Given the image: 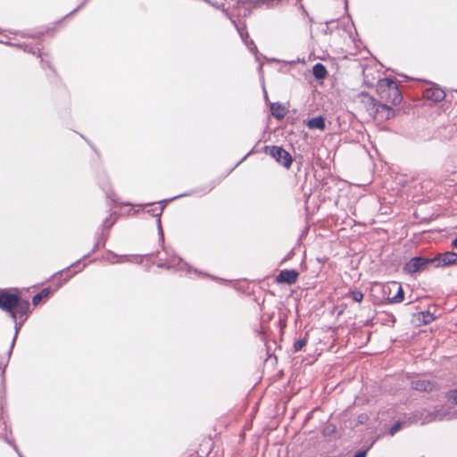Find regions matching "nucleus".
I'll return each instance as SVG.
<instances>
[{
  "mask_svg": "<svg viewBox=\"0 0 457 457\" xmlns=\"http://www.w3.org/2000/svg\"><path fill=\"white\" fill-rule=\"evenodd\" d=\"M366 71H367V70L365 69V70L363 71V74H364V76H366Z\"/></svg>",
  "mask_w": 457,
  "mask_h": 457,
  "instance_id": "a878e982",
  "label": "nucleus"
},
{
  "mask_svg": "<svg viewBox=\"0 0 457 457\" xmlns=\"http://www.w3.org/2000/svg\"><path fill=\"white\" fill-rule=\"evenodd\" d=\"M307 126L312 129L323 130L325 129V120L321 116L315 117L308 120Z\"/></svg>",
  "mask_w": 457,
  "mask_h": 457,
  "instance_id": "ddd939ff",
  "label": "nucleus"
},
{
  "mask_svg": "<svg viewBox=\"0 0 457 457\" xmlns=\"http://www.w3.org/2000/svg\"><path fill=\"white\" fill-rule=\"evenodd\" d=\"M307 344V340L305 338H303V339H300L298 341H296L295 344H294V350L295 352H299L301 351Z\"/></svg>",
  "mask_w": 457,
  "mask_h": 457,
  "instance_id": "6ab92c4d",
  "label": "nucleus"
},
{
  "mask_svg": "<svg viewBox=\"0 0 457 457\" xmlns=\"http://www.w3.org/2000/svg\"><path fill=\"white\" fill-rule=\"evenodd\" d=\"M377 90L382 99L394 105L400 104L402 102V94L392 79H378Z\"/></svg>",
  "mask_w": 457,
  "mask_h": 457,
  "instance_id": "f257e3e1",
  "label": "nucleus"
},
{
  "mask_svg": "<svg viewBox=\"0 0 457 457\" xmlns=\"http://www.w3.org/2000/svg\"><path fill=\"white\" fill-rule=\"evenodd\" d=\"M363 296L361 291H350L345 295V297H351L356 303H361L363 300Z\"/></svg>",
  "mask_w": 457,
  "mask_h": 457,
  "instance_id": "a211bd4d",
  "label": "nucleus"
},
{
  "mask_svg": "<svg viewBox=\"0 0 457 457\" xmlns=\"http://www.w3.org/2000/svg\"><path fill=\"white\" fill-rule=\"evenodd\" d=\"M365 456H366L365 452H359L354 455V457H365Z\"/></svg>",
  "mask_w": 457,
  "mask_h": 457,
  "instance_id": "5701e85b",
  "label": "nucleus"
},
{
  "mask_svg": "<svg viewBox=\"0 0 457 457\" xmlns=\"http://www.w3.org/2000/svg\"><path fill=\"white\" fill-rule=\"evenodd\" d=\"M417 414L418 422L420 421L422 425L433 422L436 420H442V417L436 411H424Z\"/></svg>",
  "mask_w": 457,
  "mask_h": 457,
  "instance_id": "9d476101",
  "label": "nucleus"
},
{
  "mask_svg": "<svg viewBox=\"0 0 457 457\" xmlns=\"http://www.w3.org/2000/svg\"><path fill=\"white\" fill-rule=\"evenodd\" d=\"M384 295H387V303H399L404 299V293L402 286L395 281L390 282L383 287Z\"/></svg>",
  "mask_w": 457,
  "mask_h": 457,
  "instance_id": "f03ea898",
  "label": "nucleus"
},
{
  "mask_svg": "<svg viewBox=\"0 0 457 457\" xmlns=\"http://www.w3.org/2000/svg\"><path fill=\"white\" fill-rule=\"evenodd\" d=\"M266 153L286 168H289L292 164V157L290 154L280 146H267Z\"/></svg>",
  "mask_w": 457,
  "mask_h": 457,
  "instance_id": "20e7f679",
  "label": "nucleus"
},
{
  "mask_svg": "<svg viewBox=\"0 0 457 457\" xmlns=\"http://www.w3.org/2000/svg\"><path fill=\"white\" fill-rule=\"evenodd\" d=\"M168 267H175V264H170Z\"/></svg>",
  "mask_w": 457,
  "mask_h": 457,
  "instance_id": "393cba45",
  "label": "nucleus"
},
{
  "mask_svg": "<svg viewBox=\"0 0 457 457\" xmlns=\"http://www.w3.org/2000/svg\"><path fill=\"white\" fill-rule=\"evenodd\" d=\"M18 304V295L10 294L5 290H0V308L10 313L11 317L16 320L14 312L15 305Z\"/></svg>",
  "mask_w": 457,
  "mask_h": 457,
  "instance_id": "7ed1b4c3",
  "label": "nucleus"
},
{
  "mask_svg": "<svg viewBox=\"0 0 457 457\" xmlns=\"http://www.w3.org/2000/svg\"><path fill=\"white\" fill-rule=\"evenodd\" d=\"M433 262L432 259L424 257H414L411 258L403 267L404 272L408 274H414L423 270L428 264Z\"/></svg>",
  "mask_w": 457,
  "mask_h": 457,
  "instance_id": "39448f33",
  "label": "nucleus"
},
{
  "mask_svg": "<svg viewBox=\"0 0 457 457\" xmlns=\"http://www.w3.org/2000/svg\"><path fill=\"white\" fill-rule=\"evenodd\" d=\"M298 278V272L294 270H281L278 275L276 280L278 283H286L288 285H292L295 283Z\"/></svg>",
  "mask_w": 457,
  "mask_h": 457,
  "instance_id": "0eeeda50",
  "label": "nucleus"
},
{
  "mask_svg": "<svg viewBox=\"0 0 457 457\" xmlns=\"http://www.w3.org/2000/svg\"><path fill=\"white\" fill-rule=\"evenodd\" d=\"M411 386L418 391H432L436 387V384L428 379L416 378L411 381Z\"/></svg>",
  "mask_w": 457,
  "mask_h": 457,
  "instance_id": "6e6552de",
  "label": "nucleus"
},
{
  "mask_svg": "<svg viewBox=\"0 0 457 457\" xmlns=\"http://www.w3.org/2000/svg\"><path fill=\"white\" fill-rule=\"evenodd\" d=\"M448 401L457 403V390H451L447 393Z\"/></svg>",
  "mask_w": 457,
  "mask_h": 457,
  "instance_id": "aec40b11",
  "label": "nucleus"
},
{
  "mask_svg": "<svg viewBox=\"0 0 457 457\" xmlns=\"http://www.w3.org/2000/svg\"><path fill=\"white\" fill-rule=\"evenodd\" d=\"M163 210V206H160L159 208L153 209L152 212L154 215L160 217Z\"/></svg>",
  "mask_w": 457,
  "mask_h": 457,
  "instance_id": "412c9836",
  "label": "nucleus"
},
{
  "mask_svg": "<svg viewBox=\"0 0 457 457\" xmlns=\"http://www.w3.org/2000/svg\"><path fill=\"white\" fill-rule=\"evenodd\" d=\"M424 96L434 102H440L445 97V93L439 87H430L424 91Z\"/></svg>",
  "mask_w": 457,
  "mask_h": 457,
  "instance_id": "1a4fd4ad",
  "label": "nucleus"
},
{
  "mask_svg": "<svg viewBox=\"0 0 457 457\" xmlns=\"http://www.w3.org/2000/svg\"><path fill=\"white\" fill-rule=\"evenodd\" d=\"M29 303L28 301H21L18 297V304L15 305L14 312L16 313V318H22L23 315L27 313V311L29 309Z\"/></svg>",
  "mask_w": 457,
  "mask_h": 457,
  "instance_id": "4468645a",
  "label": "nucleus"
},
{
  "mask_svg": "<svg viewBox=\"0 0 457 457\" xmlns=\"http://www.w3.org/2000/svg\"><path fill=\"white\" fill-rule=\"evenodd\" d=\"M381 107H382V109H384V110H386V111L387 112V115H386V117L388 118V117H389V115H390V113L392 112L391 108H388V107H386V105H382Z\"/></svg>",
  "mask_w": 457,
  "mask_h": 457,
  "instance_id": "4be33fe9",
  "label": "nucleus"
},
{
  "mask_svg": "<svg viewBox=\"0 0 457 457\" xmlns=\"http://www.w3.org/2000/svg\"><path fill=\"white\" fill-rule=\"evenodd\" d=\"M418 422L417 414H412L403 420L396 421L390 428L389 434L391 436L395 435L403 428L411 426Z\"/></svg>",
  "mask_w": 457,
  "mask_h": 457,
  "instance_id": "423d86ee",
  "label": "nucleus"
},
{
  "mask_svg": "<svg viewBox=\"0 0 457 457\" xmlns=\"http://www.w3.org/2000/svg\"><path fill=\"white\" fill-rule=\"evenodd\" d=\"M237 31L241 37V38L243 39V41L245 43V45L247 46L248 49L251 51V52H254L256 51V46L253 43V40H248V32L246 31L245 28H239L237 27Z\"/></svg>",
  "mask_w": 457,
  "mask_h": 457,
  "instance_id": "f8f14e48",
  "label": "nucleus"
},
{
  "mask_svg": "<svg viewBox=\"0 0 457 457\" xmlns=\"http://www.w3.org/2000/svg\"><path fill=\"white\" fill-rule=\"evenodd\" d=\"M312 73H313V76L318 79H323L326 78L327 76V70L325 68V66L321 63H316L313 67H312Z\"/></svg>",
  "mask_w": 457,
  "mask_h": 457,
  "instance_id": "2eb2a0df",
  "label": "nucleus"
},
{
  "mask_svg": "<svg viewBox=\"0 0 457 457\" xmlns=\"http://www.w3.org/2000/svg\"><path fill=\"white\" fill-rule=\"evenodd\" d=\"M453 246L457 249V237L453 240Z\"/></svg>",
  "mask_w": 457,
  "mask_h": 457,
  "instance_id": "b1692460",
  "label": "nucleus"
},
{
  "mask_svg": "<svg viewBox=\"0 0 457 457\" xmlns=\"http://www.w3.org/2000/svg\"><path fill=\"white\" fill-rule=\"evenodd\" d=\"M50 295V290L48 288L43 289L40 293L37 294L32 298V303L34 305L39 304L41 300L45 297H47Z\"/></svg>",
  "mask_w": 457,
  "mask_h": 457,
  "instance_id": "f3484780",
  "label": "nucleus"
},
{
  "mask_svg": "<svg viewBox=\"0 0 457 457\" xmlns=\"http://www.w3.org/2000/svg\"><path fill=\"white\" fill-rule=\"evenodd\" d=\"M270 112L271 114L278 120L283 119L287 114L286 108L279 103H272L270 104Z\"/></svg>",
  "mask_w": 457,
  "mask_h": 457,
  "instance_id": "9b49d317",
  "label": "nucleus"
},
{
  "mask_svg": "<svg viewBox=\"0 0 457 457\" xmlns=\"http://www.w3.org/2000/svg\"><path fill=\"white\" fill-rule=\"evenodd\" d=\"M440 261L443 265L453 264L457 262V253L453 252H447L441 256Z\"/></svg>",
  "mask_w": 457,
  "mask_h": 457,
  "instance_id": "dca6fc26",
  "label": "nucleus"
}]
</instances>
